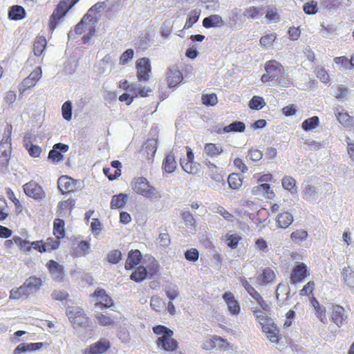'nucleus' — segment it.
Segmentation results:
<instances>
[{
  "instance_id": "a211bd4d",
  "label": "nucleus",
  "mask_w": 354,
  "mask_h": 354,
  "mask_svg": "<svg viewBox=\"0 0 354 354\" xmlns=\"http://www.w3.org/2000/svg\"><path fill=\"white\" fill-rule=\"evenodd\" d=\"M252 193L256 196H263L267 198L272 199L275 196L274 193L271 189L268 183H261L255 186L252 189Z\"/></svg>"
},
{
  "instance_id": "e2e57ef3",
  "label": "nucleus",
  "mask_w": 354,
  "mask_h": 354,
  "mask_svg": "<svg viewBox=\"0 0 354 354\" xmlns=\"http://www.w3.org/2000/svg\"><path fill=\"white\" fill-rule=\"evenodd\" d=\"M14 241L24 252H28L31 250V246L28 241L24 240L19 236H14Z\"/></svg>"
},
{
  "instance_id": "a878e982",
  "label": "nucleus",
  "mask_w": 354,
  "mask_h": 354,
  "mask_svg": "<svg viewBox=\"0 0 354 354\" xmlns=\"http://www.w3.org/2000/svg\"><path fill=\"white\" fill-rule=\"evenodd\" d=\"M224 25L222 17L218 15H212L203 20V26L206 28L221 27Z\"/></svg>"
},
{
  "instance_id": "0eeeda50",
  "label": "nucleus",
  "mask_w": 354,
  "mask_h": 354,
  "mask_svg": "<svg viewBox=\"0 0 354 354\" xmlns=\"http://www.w3.org/2000/svg\"><path fill=\"white\" fill-rule=\"evenodd\" d=\"M137 76L140 82H147L149 79L151 71L150 60L142 57L136 62Z\"/></svg>"
},
{
  "instance_id": "5701e85b",
  "label": "nucleus",
  "mask_w": 354,
  "mask_h": 354,
  "mask_svg": "<svg viewBox=\"0 0 354 354\" xmlns=\"http://www.w3.org/2000/svg\"><path fill=\"white\" fill-rule=\"evenodd\" d=\"M290 290L287 286L279 283L276 290V297L280 306L286 305V300L289 298Z\"/></svg>"
},
{
  "instance_id": "864d4df0",
  "label": "nucleus",
  "mask_w": 354,
  "mask_h": 354,
  "mask_svg": "<svg viewBox=\"0 0 354 354\" xmlns=\"http://www.w3.org/2000/svg\"><path fill=\"white\" fill-rule=\"evenodd\" d=\"M308 233L304 230H297L293 232L290 235L292 241H294L295 243H302L306 239Z\"/></svg>"
},
{
  "instance_id": "b1692460",
  "label": "nucleus",
  "mask_w": 354,
  "mask_h": 354,
  "mask_svg": "<svg viewBox=\"0 0 354 354\" xmlns=\"http://www.w3.org/2000/svg\"><path fill=\"white\" fill-rule=\"evenodd\" d=\"M141 253L138 250H131L129 252L127 259L125 263V269H132L135 266H137L140 262Z\"/></svg>"
},
{
  "instance_id": "f704fd0d",
  "label": "nucleus",
  "mask_w": 354,
  "mask_h": 354,
  "mask_svg": "<svg viewBox=\"0 0 354 354\" xmlns=\"http://www.w3.org/2000/svg\"><path fill=\"white\" fill-rule=\"evenodd\" d=\"M243 15L248 19H256L263 15V10L261 7L250 6L244 10Z\"/></svg>"
},
{
  "instance_id": "49530a36",
  "label": "nucleus",
  "mask_w": 354,
  "mask_h": 354,
  "mask_svg": "<svg viewBox=\"0 0 354 354\" xmlns=\"http://www.w3.org/2000/svg\"><path fill=\"white\" fill-rule=\"evenodd\" d=\"M319 118L317 116H313L305 120L301 124V127L305 131H308L315 129L319 125Z\"/></svg>"
},
{
  "instance_id": "bb28decb",
  "label": "nucleus",
  "mask_w": 354,
  "mask_h": 354,
  "mask_svg": "<svg viewBox=\"0 0 354 354\" xmlns=\"http://www.w3.org/2000/svg\"><path fill=\"white\" fill-rule=\"evenodd\" d=\"M183 80V75L177 69H169L167 72V84L169 87H174Z\"/></svg>"
},
{
  "instance_id": "f3484780",
  "label": "nucleus",
  "mask_w": 354,
  "mask_h": 354,
  "mask_svg": "<svg viewBox=\"0 0 354 354\" xmlns=\"http://www.w3.org/2000/svg\"><path fill=\"white\" fill-rule=\"evenodd\" d=\"M96 20L88 19V16H84L81 21L77 24L73 30H71L68 33V38H73L75 35H81L84 30H86L88 24H95Z\"/></svg>"
},
{
  "instance_id": "3c124183",
  "label": "nucleus",
  "mask_w": 354,
  "mask_h": 354,
  "mask_svg": "<svg viewBox=\"0 0 354 354\" xmlns=\"http://www.w3.org/2000/svg\"><path fill=\"white\" fill-rule=\"evenodd\" d=\"M12 127L11 125H7L4 129L3 137L1 140L0 147H11V134Z\"/></svg>"
},
{
  "instance_id": "a19ab883",
  "label": "nucleus",
  "mask_w": 354,
  "mask_h": 354,
  "mask_svg": "<svg viewBox=\"0 0 354 354\" xmlns=\"http://www.w3.org/2000/svg\"><path fill=\"white\" fill-rule=\"evenodd\" d=\"M24 283L31 294L37 292L41 286V280L35 277H29Z\"/></svg>"
},
{
  "instance_id": "338daca9",
  "label": "nucleus",
  "mask_w": 354,
  "mask_h": 354,
  "mask_svg": "<svg viewBox=\"0 0 354 354\" xmlns=\"http://www.w3.org/2000/svg\"><path fill=\"white\" fill-rule=\"evenodd\" d=\"M214 339L215 335L206 338L201 345L202 348L205 351H210L215 348L216 346V342Z\"/></svg>"
},
{
  "instance_id": "473e14b6",
  "label": "nucleus",
  "mask_w": 354,
  "mask_h": 354,
  "mask_svg": "<svg viewBox=\"0 0 354 354\" xmlns=\"http://www.w3.org/2000/svg\"><path fill=\"white\" fill-rule=\"evenodd\" d=\"M205 165H207L209 169L211 178L214 180L216 182H221L223 180V176L221 169H220L217 166H216L214 163L211 162L210 161H207Z\"/></svg>"
},
{
  "instance_id": "1a4fd4ad",
  "label": "nucleus",
  "mask_w": 354,
  "mask_h": 354,
  "mask_svg": "<svg viewBox=\"0 0 354 354\" xmlns=\"http://www.w3.org/2000/svg\"><path fill=\"white\" fill-rule=\"evenodd\" d=\"M23 187L24 193L28 196L33 198L35 200H42L46 196V194L41 186L33 180L26 183Z\"/></svg>"
},
{
  "instance_id": "20e7f679",
  "label": "nucleus",
  "mask_w": 354,
  "mask_h": 354,
  "mask_svg": "<svg viewBox=\"0 0 354 354\" xmlns=\"http://www.w3.org/2000/svg\"><path fill=\"white\" fill-rule=\"evenodd\" d=\"M66 315L74 328L90 326L88 324V318L85 315L84 310L79 307H68L66 308Z\"/></svg>"
},
{
  "instance_id": "a18cd8bd",
  "label": "nucleus",
  "mask_w": 354,
  "mask_h": 354,
  "mask_svg": "<svg viewBox=\"0 0 354 354\" xmlns=\"http://www.w3.org/2000/svg\"><path fill=\"white\" fill-rule=\"evenodd\" d=\"M342 275L345 283L350 288H354V271L350 267H345L343 268Z\"/></svg>"
},
{
  "instance_id": "423d86ee",
  "label": "nucleus",
  "mask_w": 354,
  "mask_h": 354,
  "mask_svg": "<svg viewBox=\"0 0 354 354\" xmlns=\"http://www.w3.org/2000/svg\"><path fill=\"white\" fill-rule=\"evenodd\" d=\"M257 322L261 326L262 332L271 342H278L279 329L270 317H266L263 321H257Z\"/></svg>"
},
{
  "instance_id": "7ed1b4c3",
  "label": "nucleus",
  "mask_w": 354,
  "mask_h": 354,
  "mask_svg": "<svg viewBox=\"0 0 354 354\" xmlns=\"http://www.w3.org/2000/svg\"><path fill=\"white\" fill-rule=\"evenodd\" d=\"M79 0H62L57 6L54 10L49 20V28L51 30H54L59 21L68 11Z\"/></svg>"
},
{
  "instance_id": "603ef678",
  "label": "nucleus",
  "mask_w": 354,
  "mask_h": 354,
  "mask_svg": "<svg viewBox=\"0 0 354 354\" xmlns=\"http://www.w3.org/2000/svg\"><path fill=\"white\" fill-rule=\"evenodd\" d=\"M200 13L196 10H191L187 16L183 29H189L198 21Z\"/></svg>"
},
{
  "instance_id": "ddd939ff",
  "label": "nucleus",
  "mask_w": 354,
  "mask_h": 354,
  "mask_svg": "<svg viewBox=\"0 0 354 354\" xmlns=\"http://www.w3.org/2000/svg\"><path fill=\"white\" fill-rule=\"evenodd\" d=\"M270 310V304L265 301L263 299L257 304L256 306H253L252 312L257 321H263V319L268 317V313Z\"/></svg>"
},
{
  "instance_id": "412c9836",
  "label": "nucleus",
  "mask_w": 354,
  "mask_h": 354,
  "mask_svg": "<svg viewBox=\"0 0 354 354\" xmlns=\"http://www.w3.org/2000/svg\"><path fill=\"white\" fill-rule=\"evenodd\" d=\"M43 343H22L19 344L14 350V354H21L26 352H31L40 349Z\"/></svg>"
},
{
  "instance_id": "052dcab7",
  "label": "nucleus",
  "mask_w": 354,
  "mask_h": 354,
  "mask_svg": "<svg viewBox=\"0 0 354 354\" xmlns=\"http://www.w3.org/2000/svg\"><path fill=\"white\" fill-rule=\"evenodd\" d=\"M265 105L264 100L259 96H254L250 101L249 106L252 109L259 110Z\"/></svg>"
},
{
  "instance_id": "9b49d317",
  "label": "nucleus",
  "mask_w": 354,
  "mask_h": 354,
  "mask_svg": "<svg viewBox=\"0 0 354 354\" xmlns=\"http://www.w3.org/2000/svg\"><path fill=\"white\" fill-rule=\"evenodd\" d=\"M310 275L307 266L304 263H299L295 266L290 274V282L296 284L304 281V279Z\"/></svg>"
},
{
  "instance_id": "8fccbe9b",
  "label": "nucleus",
  "mask_w": 354,
  "mask_h": 354,
  "mask_svg": "<svg viewBox=\"0 0 354 354\" xmlns=\"http://www.w3.org/2000/svg\"><path fill=\"white\" fill-rule=\"evenodd\" d=\"M53 234L57 239L63 238L65 235L64 222L61 219H56L54 222Z\"/></svg>"
},
{
  "instance_id": "4c0bfd02",
  "label": "nucleus",
  "mask_w": 354,
  "mask_h": 354,
  "mask_svg": "<svg viewBox=\"0 0 354 354\" xmlns=\"http://www.w3.org/2000/svg\"><path fill=\"white\" fill-rule=\"evenodd\" d=\"M149 277L147 269L143 266H138L131 274V279L136 282H141Z\"/></svg>"
},
{
  "instance_id": "0e129e2a",
  "label": "nucleus",
  "mask_w": 354,
  "mask_h": 354,
  "mask_svg": "<svg viewBox=\"0 0 354 354\" xmlns=\"http://www.w3.org/2000/svg\"><path fill=\"white\" fill-rule=\"evenodd\" d=\"M335 63L340 71H344L349 66L348 59L345 56L337 57L334 59Z\"/></svg>"
},
{
  "instance_id": "c756f323",
  "label": "nucleus",
  "mask_w": 354,
  "mask_h": 354,
  "mask_svg": "<svg viewBox=\"0 0 354 354\" xmlns=\"http://www.w3.org/2000/svg\"><path fill=\"white\" fill-rule=\"evenodd\" d=\"M245 129V125L243 122L241 121H235L229 125L224 127L223 129H219L218 133H235L240 132L242 133Z\"/></svg>"
},
{
  "instance_id": "e433bc0d",
  "label": "nucleus",
  "mask_w": 354,
  "mask_h": 354,
  "mask_svg": "<svg viewBox=\"0 0 354 354\" xmlns=\"http://www.w3.org/2000/svg\"><path fill=\"white\" fill-rule=\"evenodd\" d=\"M46 46V38L43 36L37 37L33 44V52L35 55L39 56L42 54Z\"/></svg>"
},
{
  "instance_id": "4468645a",
  "label": "nucleus",
  "mask_w": 354,
  "mask_h": 354,
  "mask_svg": "<svg viewBox=\"0 0 354 354\" xmlns=\"http://www.w3.org/2000/svg\"><path fill=\"white\" fill-rule=\"evenodd\" d=\"M346 319L347 314L342 306L338 305L333 306L331 319L338 327H341Z\"/></svg>"
},
{
  "instance_id": "72a5a7b5",
  "label": "nucleus",
  "mask_w": 354,
  "mask_h": 354,
  "mask_svg": "<svg viewBox=\"0 0 354 354\" xmlns=\"http://www.w3.org/2000/svg\"><path fill=\"white\" fill-rule=\"evenodd\" d=\"M241 283L248 294L256 301L257 304L263 299L261 295L252 286L250 282L245 278L241 279Z\"/></svg>"
},
{
  "instance_id": "cd10ccee",
  "label": "nucleus",
  "mask_w": 354,
  "mask_h": 354,
  "mask_svg": "<svg viewBox=\"0 0 354 354\" xmlns=\"http://www.w3.org/2000/svg\"><path fill=\"white\" fill-rule=\"evenodd\" d=\"M113 60L111 55H106L97 64V72L100 74H104L108 71H111L113 66Z\"/></svg>"
},
{
  "instance_id": "7c9ffc66",
  "label": "nucleus",
  "mask_w": 354,
  "mask_h": 354,
  "mask_svg": "<svg viewBox=\"0 0 354 354\" xmlns=\"http://www.w3.org/2000/svg\"><path fill=\"white\" fill-rule=\"evenodd\" d=\"M302 192L304 194V198L308 201H315L319 196L317 187L312 185H304L303 186Z\"/></svg>"
},
{
  "instance_id": "bf43d9fd",
  "label": "nucleus",
  "mask_w": 354,
  "mask_h": 354,
  "mask_svg": "<svg viewBox=\"0 0 354 354\" xmlns=\"http://www.w3.org/2000/svg\"><path fill=\"white\" fill-rule=\"evenodd\" d=\"M62 112L63 118L69 121L72 118V104L70 101L64 102L62 107Z\"/></svg>"
},
{
  "instance_id": "c85d7f7f",
  "label": "nucleus",
  "mask_w": 354,
  "mask_h": 354,
  "mask_svg": "<svg viewBox=\"0 0 354 354\" xmlns=\"http://www.w3.org/2000/svg\"><path fill=\"white\" fill-rule=\"evenodd\" d=\"M241 17V12L240 9L236 8L232 9L230 13L227 20V24L229 26L235 29H241L242 25L238 22V20L240 19Z\"/></svg>"
},
{
  "instance_id": "09e8293b",
  "label": "nucleus",
  "mask_w": 354,
  "mask_h": 354,
  "mask_svg": "<svg viewBox=\"0 0 354 354\" xmlns=\"http://www.w3.org/2000/svg\"><path fill=\"white\" fill-rule=\"evenodd\" d=\"M281 183L283 187L290 191L292 194L297 192L296 180L292 177L289 176H284Z\"/></svg>"
},
{
  "instance_id": "2f4dec72",
  "label": "nucleus",
  "mask_w": 354,
  "mask_h": 354,
  "mask_svg": "<svg viewBox=\"0 0 354 354\" xmlns=\"http://www.w3.org/2000/svg\"><path fill=\"white\" fill-rule=\"evenodd\" d=\"M157 149V139H148L143 147V152L147 153L149 160L152 159Z\"/></svg>"
},
{
  "instance_id": "69168bd1",
  "label": "nucleus",
  "mask_w": 354,
  "mask_h": 354,
  "mask_svg": "<svg viewBox=\"0 0 354 354\" xmlns=\"http://www.w3.org/2000/svg\"><path fill=\"white\" fill-rule=\"evenodd\" d=\"M203 103L207 106H214L217 102V96L214 93L203 95L202 97Z\"/></svg>"
},
{
  "instance_id": "6e6552de",
  "label": "nucleus",
  "mask_w": 354,
  "mask_h": 354,
  "mask_svg": "<svg viewBox=\"0 0 354 354\" xmlns=\"http://www.w3.org/2000/svg\"><path fill=\"white\" fill-rule=\"evenodd\" d=\"M42 76V70L39 66L36 67L33 71L25 78L19 84V90L23 93L26 89L35 86Z\"/></svg>"
},
{
  "instance_id": "9d476101",
  "label": "nucleus",
  "mask_w": 354,
  "mask_h": 354,
  "mask_svg": "<svg viewBox=\"0 0 354 354\" xmlns=\"http://www.w3.org/2000/svg\"><path fill=\"white\" fill-rule=\"evenodd\" d=\"M111 346L110 342L106 338H100L97 342L85 348L83 354H103Z\"/></svg>"
},
{
  "instance_id": "f8f14e48",
  "label": "nucleus",
  "mask_w": 354,
  "mask_h": 354,
  "mask_svg": "<svg viewBox=\"0 0 354 354\" xmlns=\"http://www.w3.org/2000/svg\"><path fill=\"white\" fill-rule=\"evenodd\" d=\"M222 298L227 306L229 313L232 316H237L241 311V307L234 294L231 292H225Z\"/></svg>"
},
{
  "instance_id": "ea45409f",
  "label": "nucleus",
  "mask_w": 354,
  "mask_h": 354,
  "mask_svg": "<svg viewBox=\"0 0 354 354\" xmlns=\"http://www.w3.org/2000/svg\"><path fill=\"white\" fill-rule=\"evenodd\" d=\"M180 165L183 169L188 174H195L199 171V165L194 161L180 160Z\"/></svg>"
},
{
  "instance_id": "dca6fc26",
  "label": "nucleus",
  "mask_w": 354,
  "mask_h": 354,
  "mask_svg": "<svg viewBox=\"0 0 354 354\" xmlns=\"http://www.w3.org/2000/svg\"><path fill=\"white\" fill-rule=\"evenodd\" d=\"M68 145L62 144V143H57L55 144L53 149L50 151L48 153V158L52 160L55 162H57L63 159V155L61 153L62 152H66L68 150Z\"/></svg>"
},
{
  "instance_id": "2eb2a0df",
  "label": "nucleus",
  "mask_w": 354,
  "mask_h": 354,
  "mask_svg": "<svg viewBox=\"0 0 354 354\" xmlns=\"http://www.w3.org/2000/svg\"><path fill=\"white\" fill-rule=\"evenodd\" d=\"M57 184L59 189L64 194L73 192L75 189L76 181L67 176H62L59 178Z\"/></svg>"
},
{
  "instance_id": "c03bdc74",
  "label": "nucleus",
  "mask_w": 354,
  "mask_h": 354,
  "mask_svg": "<svg viewBox=\"0 0 354 354\" xmlns=\"http://www.w3.org/2000/svg\"><path fill=\"white\" fill-rule=\"evenodd\" d=\"M176 162L175 161L174 156L169 154L165 158L162 167L165 172L168 174L172 173L176 168Z\"/></svg>"
},
{
  "instance_id": "79ce46f5",
  "label": "nucleus",
  "mask_w": 354,
  "mask_h": 354,
  "mask_svg": "<svg viewBox=\"0 0 354 354\" xmlns=\"http://www.w3.org/2000/svg\"><path fill=\"white\" fill-rule=\"evenodd\" d=\"M24 283L31 294L37 292L41 286V280L35 277H29Z\"/></svg>"
},
{
  "instance_id": "c9c22d12",
  "label": "nucleus",
  "mask_w": 354,
  "mask_h": 354,
  "mask_svg": "<svg viewBox=\"0 0 354 354\" xmlns=\"http://www.w3.org/2000/svg\"><path fill=\"white\" fill-rule=\"evenodd\" d=\"M26 11L24 8L21 6H13L10 8L8 17L10 19L20 20L25 17Z\"/></svg>"
},
{
  "instance_id": "de8ad7c7",
  "label": "nucleus",
  "mask_w": 354,
  "mask_h": 354,
  "mask_svg": "<svg viewBox=\"0 0 354 354\" xmlns=\"http://www.w3.org/2000/svg\"><path fill=\"white\" fill-rule=\"evenodd\" d=\"M105 6L104 2H98L88 10L85 16H88V19H93L97 21V17L95 14L103 10L105 8Z\"/></svg>"
},
{
  "instance_id": "4d7b16f0",
  "label": "nucleus",
  "mask_w": 354,
  "mask_h": 354,
  "mask_svg": "<svg viewBox=\"0 0 354 354\" xmlns=\"http://www.w3.org/2000/svg\"><path fill=\"white\" fill-rule=\"evenodd\" d=\"M95 319L98 324L102 326H111L114 324V321L111 317L103 314H97Z\"/></svg>"
},
{
  "instance_id": "6ab92c4d",
  "label": "nucleus",
  "mask_w": 354,
  "mask_h": 354,
  "mask_svg": "<svg viewBox=\"0 0 354 354\" xmlns=\"http://www.w3.org/2000/svg\"><path fill=\"white\" fill-rule=\"evenodd\" d=\"M47 266L54 279L57 281H61L63 279L64 273L62 266L53 260H50L47 263Z\"/></svg>"
},
{
  "instance_id": "f257e3e1",
  "label": "nucleus",
  "mask_w": 354,
  "mask_h": 354,
  "mask_svg": "<svg viewBox=\"0 0 354 354\" xmlns=\"http://www.w3.org/2000/svg\"><path fill=\"white\" fill-rule=\"evenodd\" d=\"M131 187L135 193L149 199L150 201H158L162 197L159 190L144 177L133 178L131 182Z\"/></svg>"
},
{
  "instance_id": "13d9d810",
  "label": "nucleus",
  "mask_w": 354,
  "mask_h": 354,
  "mask_svg": "<svg viewBox=\"0 0 354 354\" xmlns=\"http://www.w3.org/2000/svg\"><path fill=\"white\" fill-rule=\"evenodd\" d=\"M59 239H54V238H48L46 239V242L44 243V248L43 250L45 252L50 251L52 250L57 249L59 245V241H58Z\"/></svg>"
},
{
  "instance_id": "aec40b11",
  "label": "nucleus",
  "mask_w": 354,
  "mask_h": 354,
  "mask_svg": "<svg viewBox=\"0 0 354 354\" xmlns=\"http://www.w3.org/2000/svg\"><path fill=\"white\" fill-rule=\"evenodd\" d=\"M275 278V274L274 271L268 268L263 270L262 274H259L257 277V283L259 286H266L270 283H272Z\"/></svg>"
},
{
  "instance_id": "58836bf2",
  "label": "nucleus",
  "mask_w": 354,
  "mask_h": 354,
  "mask_svg": "<svg viewBox=\"0 0 354 354\" xmlns=\"http://www.w3.org/2000/svg\"><path fill=\"white\" fill-rule=\"evenodd\" d=\"M127 195L125 194H120L118 195H114L112 197L111 201V208L116 209L122 207L127 201Z\"/></svg>"
},
{
  "instance_id": "37998d69",
  "label": "nucleus",
  "mask_w": 354,
  "mask_h": 354,
  "mask_svg": "<svg viewBox=\"0 0 354 354\" xmlns=\"http://www.w3.org/2000/svg\"><path fill=\"white\" fill-rule=\"evenodd\" d=\"M336 118L339 122L346 128H351L353 127V118L346 112L338 111L335 113Z\"/></svg>"
},
{
  "instance_id": "39448f33",
  "label": "nucleus",
  "mask_w": 354,
  "mask_h": 354,
  "mask_svg": "<svg viewBox=\"0 0 354 354\" xmlns=\"http://www.w3.org/2000/svg\"><path fill=\"white\" fill-rule=\"evenodd\" d=\"M266 73L261 77L263 83L274 81L279 79L283 74V67L275 60H270L265 64Z\"/></svg>"
},
{
  "instance_id": "4be33fe9",
  "label": "nucleus",
  "mask_w": 354,
  "mask_h": 354,
  "mask_svg": "<svg viewBox=\"0 0 354 354\" xmlns=\"http://www.w3.org/2000/svg\"><path fill=\"white\" fill-rule=\"evenodd\" d=\"M276 222L279 227L286 229L293 222V216L288 212H283L277 216Z\"/></svg>"
},
{
  "instance_id": "680f3d73",
  "label": "nucleus",
  "mask_w": 354,
  "mask_h": 354,
  "mask_svg": "<svg viewBox=\"0 0 354 354\" xmlns=\"http://www.w3.org/2000/svg\"><path fill=\"white\" fill-rule=\"evenodd\" d=\"M122 258V252L118 250L109 252L107 254V260L111 263H118Z\"/></svg>"
},
{
  "instance_id": "f03ea898",
  "label": "nucleus",
  "mask_w": 354,
  "mask_h": 354,
  "mask_svg": "<svg viewBox=\"0 0 354 354\" xmlns=\"http://www.w3.org/2000/svg\"><path fill=\"white\" fill-rule=\"evenodd\" d=\"M153 331L159 336L156 342L159 349L167 352H172L177 348L178 342L173 338V330L166 326L158 325L153 328Z\"/></svg>"
},
{
  "instance_id": "393cba45",
  "label": "nucleus",
  "mask_w": 354,
  "mask_h": 354,
  "mask_svg": "<svg viewBox=\"0 0 354 354\" xmlns=\"http://www.w3.org/2000/svg\"><path fill=\"white\" fill-rule=\"evenodd\" d=\"M223 151L221 145L215 143H207L204 147V153L210 158H216Z\"/></svg>"
},
{
  "instance_id": "6e6d98bb",
  "label": "nucleus",
  "mask_w": 354,
  "mask_h": 354,
  "mask_svg": "<svg viewBox=\"0 0 354 354\" xmlns=\"http://www.w3.org/2000/svg\"><path fill=\"white\" fill-rule=\"evenodd\" d=\"M227 182L230 188L238 189L242 185V181L236 174H232L228 176Z\"/></svg>"
},
{
  "instance_id": "774afa93",
  "label": "nucleus",
  "mask_w": 354,
  "mask_h": 354,
  "mask_svg": "<svg viewBox=\"0 0 354 354\" xmlns=\"http://www.w3.org/2000/svg\"><path fill=\"white\" fill-rule=\"evenodd\" d=\"M304 11L308 15H313L317 11V3L314 1L306 3L303 6Z\"/></svg>"
},
{
  "instance_id": "5fc2aeb1",
  "label": "nucleus",
  "mask_w": 354,
  "mask_h": 354,
  "mask_svg": "<svg viewBox=\"0 0 354 354\" xmlns=\"http://www.w3.org/2000/svg\"><path fill=\"white\" fill-rule=\"evenodd\" d=\"M277 35L275 33H269L261 37L259 40L260 45L264 48L271 46L275 41Z\"/></svg>"
}]
</instances>
